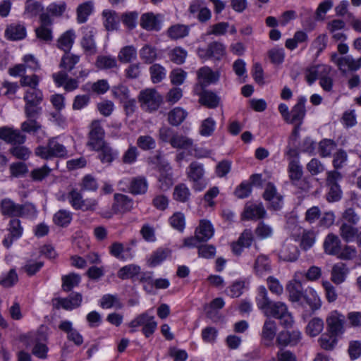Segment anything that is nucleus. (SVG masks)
<instances>
[{
  "label": "nucleus",
  "instance_id": "62",
  "mask_svg": "<svg viewBox=\"0 0 361 361\" xmlns=\"http://www.w3.org/2000/svg\"><path fill=\"white\" fill-rule=\"evenodd\" d=\"M307 171L312 176H317L325 171L324 164L318 159L312 158L306 165Z\"/></svg>",
  "mask_w": 361,
  "mask_h": 361
},
{
  "label": "nucleus",
  "instance_id": "64",
  "mask_svg": "<svg viewBox=\"0 0 361 361\" xmlns=\"http://www.w3.org/2000/svg\"><path fill=\"white\" fill-rule=\"evenodd\" d=\"M289 177L292 180H298L302 176V168L298 160H291L288 164Z\"/></svg>",
  "mask_w": 361,
  "mask_h": 361
},
{
  "label": "nucleus",
  "instance_id": "48",
  "mask_svg": "<svg viewBox=\"0 0 361 361\" xmlns=\"http://www.w3.org/2000/svg\"><path fill=\"white\" fill-rule=\"evenodd\" d=\"M336 147V144L334 140L324 139L319 143L318 152L322 157H328L331 156Z\"/></svg>",
  "mask_w": 361,
  "mask_h": 361
},
{
  "label": "nucleus",
  "instance_id": "45",
  "mask_svg": "<svg viewBox=\"0 0 361 361\" xmlns=\"http://www.w3.org/2000/svg\"><path fill=\"white\" fill-rule=\"evenodd\" d=\"M79 61L80 56L73 54L69 51L65 52L61 58L60 67L68 71H71L74 68L75 65L77 64Z\"/></svg>",
  "mask_w": 361,
  "mask_h": 361
},
{
  "label": "nucleus",
  "instance_id": "36",
  "mask_svg": "<svg viewBox=\"0 0 361 361\" xmlns=\"http://www.w3.org/2000/svg\"><path fill=\"white\" fill-rule=\"evenodd\" d=\"M347 274L348 269L345 264H336L331 270V280L336 284H341L345 281Z\"/></svg>",
  "mask_w": 361,
  "mask_h": 361
},
{
  "label": "nucleus",
  "instance_id": "59",
  "mask_svg": "<svg viewBox=\"0 0 361 361\" xmlns=\"http://www.w3.org/2000/svg\"><path fill=\"white\" fill-rule=\"evenodd\" d=\"M92 11V4L85 2L80 4L77 8V20L79 23H83Z\"/></svg>",
  "mask_w": 361,
  "mask_h": 361
},
{
  "label": "nucleus",
  "instance_id": "6",
  "mask_svg": "<svg viewBox=\"0 0 361 361\" xmlns=\"http://www.w3.org/2000/svg\"><path fill=\"white\" fill-rule=\"evenodd\" d=\"M204 169L203 164L197 161L190 163L188 168L187 176L190 181L193 183V189L201 191L206 187V182L203 180Z\"/></svg>",
  "mask_w": 361,
  "mask_h": 361
},
{
  "label": "nucleus",
  "instance_id": "63",
  "mask_svg": "<svg viewBox=\"0 0 361 361\" xmlns=\"http://www.w3.org/2000/svg\"><path fill=\"white\" fill-rule=\"evenodd\" d=\"M137 51L133 46H126L121 49L118 54V59L123 63H128L135 59Z\"/></svg>",
  "mask_w": 361,
  "mask_h": 361
},
{
  "label": "nucleus",
  "instance_id": "53",
  "mask_svg": "<svg viewBox=\"0 0 361 361\" xmlns=\"http://www.w3.org/2000/svg\"><path fill=\"white\" fill-rule=\"evenodd\" d=\"M72 220V214L69 211L61 209L53 217L54 222L61 227L68 226Z\"/></svg>",
  "mask_w": 361,
  "mask_h": 361
},
{
  "label": "nucleus",
  "instance_id": "22",
  "mask_svg": "<svg viewBox=\"0 0 361 361\" xmlns=\"http://www.w3.org/2000/svg\"><path fill=\"white\" fill-rule=\"evenodd\" d=\"M323 247L326 254L337 256L341 247V241L336 235L329 233L324 239Z\"/></svg>",
  "mask_w": 361,
  "mask_h": 361
},
{
  "label": "nucleus",
  "instance_id": "13",
  "mask_svg": "<svg viewBox=\"0 0 361 361\" xmlns=\"http://www.w3.org/2000/svg\"><path fill=\"white\" fill-rule=\"evenodd\" d=\"M331 61L334 63L343 73H345L348 71H357L359 70L356 59L351 55L339 56L337 53H333L331 55Z\"/></svg>",
  "mask_w": 361,
  "mask_h": 361
},
{
  "label": "nucleus",
  "instance_id": "11",
  "mask_svg": "<svg viewBox=\"0 0 361 361\" xmlns=\"http://www.w3.org/2000/svg\"><path fill=\"white\" fill-rule=\"evenodd\" d=\"M164 16L161 13L147 12L142 14L140 25L147 31L159 32L162 27Z\"/></svg>",
  "mask_w": 361,
  "mask_h": 361
},
{
  "label": "nucleus",
  "instance_id": "24",
  "mask_svg": "<svg viewBox=\"0 0 361 361\" xmlns=\"http://www.w3.org/2000/svg\"><path fill=\"white\" fill-rule=\"evenodd\" d=\"M114 204L112 209L115 213L126 212L133 207V200L126 195L116 193L114 195Z\"/></svg>",
  "mask_w": 361,
  "mask_h": 361
},
{
  "label": "nucleus",
  "instance_id": "18",
  "mask_svg": "<svg viewBox=\"0 0 361 361\" xmlns=\"http://www.w3.org/2000/svg\"><path fill=\"white\" fill-rule=\"evenodd\" d=\"M301 339V333L299 331L294 330L293 331H283L279 334L276 338L277 345L281 347L288 345H296Z\"/></svg>",
  "mask_w": 361,
  "mask_h": 361
},
{
  "label": "nucleus",
  "instance_id": "61",
  "mask_svg": "<svg viewBox=\"0 0 361 361\" xmlns=\"http://www.w3.org/2000/svg\"><path fill=\"white\" fill-rule=\"evenodd\" d=\"M43 11V6L41 3L34 0H27L25 6V14L28 17L37 16Z\"/></svg>",
  "mask_w": 361,
  "mask_h": 361
},
{
  "label": "nucleus",
  "instance_id": "43",
  "mask_svg": "<svg viewBox=\"0 0 361 361\" xmlns=\"http://www.w3.org/2000/svg\"><path fill=\"white\" fill-rule=\"evenodd\" d=\"M104 25L109 31L116 30L119 25V18L115 12L110 11H103Z\"/></svg>",
  "mask_w": 361,
  "mask_h": 361
},
{
  "label": "nucleus",
  "instance_id": "52",
  "mask_svg": "<svg viewBox=\"0 0 361 361\" xmlns=\"http://www.w3.org/2000/svg\"><path fill=\"white\" fill-rule=\"evenodd\" d=\"M140 56L145 63H152L157 58V51L154 47L146 44L140 49Z\"/></svg>",
  "mask_w": 361,
  "mask_h": 361
},
{
  "label": "nucleus",
  "instance_id": "14",
  "mask_svg": "<svg viewBox=\"0 0 361 361\" xmlns=\"http://www.w3.org/2000/svg\"><path fill=\"white\" fill-rule=\"evenodd\" d=\"M94 35L95 32L93 29H83L80 45L86 55H94L97 51Z\"/></svg>",
  "mask_w": 361,
  "mask_h": 361
},
{
  "label": "nucleus",
  "instance_id": "26",
  "mask_svg": "<svg viewBox=\"0 0 361 361\" xmlns=\"http://www.w3.org/2000/svg\"><path fill=\"white\" fill-rule=\"evenodd\" d=\"M331 70L330 66L324 64L312 66L306 71V80L310 85H312L317 79L320 80V78L325 74H329Z\"/></svg>",
  "mask_w": 361,
  "mask_h": 361
},
{
  "label": "nucleus",
  "instance_id": "33",
  "mask_svg": "<svg viewBox=\"0 0 361 361\" xmlns=\"http://www.w3.org/2000/svg\"><path fill=\"white\" fill-rule=\"evenodd\" d=\"M299 252L297 247L292 243H285L280 250L279 257L284 261L293 262L298 259Z\"/></svg>",
  "mask_w": 361,
  "mask_h": 361
},
{
  "label": "nucleus",
  "instance_id": "23",
  "mask_svg": "<svg viewBox=\"0 0 361 361\" xmlns=\"http://www.w3.org/2000/svg\"><path fill=\"white\" fill-rule=\"evenodd\" d=\"M220 74L218 71H213L208 66H204L197 71V78L202 85H208L215 83L219 80Z\"/></svg>",
  "mask_w": 361,
  "mask_h": 361
},
{
  "label": "nucleus",
  "instance_id": "1",
  "mask_svg": "<svg viewBox=\"0 0 361 361\" xmlns=\"http://www.w3.org/2000/svg\"><path fill=\"white\" fill-rule=\"evenodd\" d=\"M0 211L2 215L10 217H28L36 214L35 207L26 202L19 204L9 198H4L0 202Z\"/></svg>",
  "mask_w": 361,
  "mask_h": 361
},
{
  "label": "nucleus",
  "instance_id": "51",
  "mask_svg": "<svg viewBox=\"0 0 361 361\" xmlns=\"http://www.w3.org/2000/svg\"><path fill=\"white\" fill-rule=\"evenodd\" d=\"M18 276L15 269H11L0 278V285L4 288H11L17 283Z\"/></svg>",
  "mask_w": 361,
  "mask_h": 361
},
{
  "label": "nucleus",
  "instance_id": "47",
  "mask_svg": "<svg viewBox=\"0 0 361 361\" xmlns=\"http://www.w3.org/2000/svg\"><path fill=\"white\" fill-rule=\"evenodd\" d=\"M324 329V322L319 317L312 319L307 327L306 333L312 337L319 335Z\"/></svg>",
  "mask_w": 361,
  "mask_h": 361
},
{
  "label": "nucleus",
  "instance_id": "31",
  "mask_svg": "<svg viewBox=\"0 0 361 361\" xmlns=\"http://www.w3.org/2000/svg\"><path fill=\"white\" fill-rule=\"evenodd\" d=\"M266 211L262 204L246 205L243 214L245 219H257L264 216Z\"/></svg>",
  "mask_w": 361,
  "mask_h": 361
},
{
  "label": "nucleus",
  "instance_id": "54",
  "mask_svg": "<svg viewBox=\"0 0 361 361\" xmlns=\"http://www.w3.org/2000/svg\"><path fill=\"white\" fill-rule=\"evenodd\" d=\"M173 195L174 200L181 202H185L190 198V191L185 184L180 183L174 188Z\"/></svg>",
  "mask_w": 361,
  "mask_h": 361
},
{
  "label": "nucleus",
  "instance_id": "4",
  "mask_svg": "<svg viewBox=\"0 0 361 361\" xmlns=\"http://www.w3.org/2000/svg\"><path fill=\"white\" fill-rule=\"evenodd\" d=\"M162 97L154 89L147 88L142 90L138 96L140 106L146 111H154L162 102Z\"/></svg>",
  "mask_w": 361,
  "mask_h": 361
},
{
  "label": "nucleus",
  "instance_id": "2",
  "mask_svg": "<svg viewBox=\"0 0 361 361\" xmlns=\"http://www.w3.org/2000/svg\"><path fill=\"white\" fill-rule=\"evenodd\" d=\"M43 99L44 96L41 90L39 88L27 89L23 96L25 117H39L42 111L40 104Z\"/></svg>",
  "mask_w": 361,
  "mask_h": 361
},
{
  "label": "nucleus",
  "instance_id": "39",
  "mask_svg": "<svg viewBox=\"0 0 361 361\" xmlns=\"http://www.w3.org/2000/svg\"><path fill=\"white\" fill-rule=\"evenodd\" d=\"M286 288L291 301L299 302L302 298L304 293L302 292V283L300 281L290 282Z\"/></svg>",
  "mask_w": 361,
  "mask_h": 361
},
{
  "label": "nucleus",
  "instance_id": "44",
  "mask_svg": "<svg viewBox=\"0 0 361 361\" xmlns=\"http://www.w3.org/2000/svg\"><path fill=\"white\" fill-rule=\"evenodd\" d=\"M18 89L19 85L17 82L4 80L2 82L0 87V94L5 96L10 99H14L16 93Z\"/></svg>",
  "mask_w": 361,
  "mask_h": 361
},
{
  "label": "nucleus",
  "instance_id": "9",
  "mask_svg": "<svg viewBox=\"0 0 361 361\" xmlns=\"http://www.w3.org/2000/svg\"><path fill=\"white\" fill-rule=\"evenodd\" d=\"M197 54L204 60L209 59L220 60L226 54V47L221 42L215 41L209 43L207 48H197Z\"/></svg>",
  "mask_w": 361,
  "mask_h": 361
},
{
  "label": "nucleus",
  "instance_id": "3",
  "mask_svg": "<svg viewBox=\"0 0 361 361\" xmlns=\"http://www.w3.org/2000/svg\"><path fill=\"white\" fill-rule=\"evenodd\" d=\"M35 154L43 159L62 158L67 155V149L57 141L56 138L52 137L48 140L47 146H38L35 150Z\"/></svg>",
  "mask_w": 361,
  "mask_h": 361
},
{
  "label": "nucleus",
  "instance_id": "50",
  "mask_svg": "<svg viewBox=\"0 0 361 361\" xmlns=\"http://www.w3.org/2000/svg\"><path fill=\"white\" fill-rule=\"evenodd\" d=\"M192 144L193 141L192 139L183 135L175 133L171 145L174 148L188 149L192 147Z\"/></svg>",
  "mask_w": 361,
  "mask_h": 361
},
{
  "label": "nucleus",
  "instance_id": "58",
  "mask_svg": "<svg viewBox=\"0 0 361 361\" xmlns=\"http://www.w3.org/2000/svg\"><path fill=\"white\" fill-rule=\"evenodd\" d=\"M170 225L176 230L183 232L185 226V217L182 212H175L169 218Z\"/></svg>",
  "mask_w": 361,
  "mask_h": 361
},
{
  "label": "nucleus",
  "instance_id": "17",
  "mask_svg": "<svg viewBox=\"0 0 361 361\" xmlns=\"http://www.w3.org/2000/svg\"><path fill=\"white\" fill-rule=\"evenodd\" d=\"M306 98L300 97L297 103L292 108L290 114V118L288 123L301 125L306 114L305 103Z\"/></svg>",
  "mask_w": 361,
  "mask_h": 361
},
{
  "label": "nucleus",
  "instance_id": "41",
  "mask_svg": "<svg viewBox=\"0 0 361 361\" xmlns=\"http://www.w3.org/2000/svg\"><path fill=\"white\" fill-rule=\"evenodd\" d=\"M302 298L305 299L312 310H315L320 308V299L313 288H309L306 289L304 292Z\"/></svg>",
  "mask_w": 361,
  "mask_h": 361
},
{
  "label": "nucleus",
  "instance_id": "15",
  "mask_svg": "<svg viewBox=\"0 0 361 361\" xmlns=\"http://www.w3.org/2000/svg\"><path fill=\"white\" fill-rule=\"evenodd\" d=\"M82 295L79 293H73L67 298H56L55 306L56 308H63L66 310H72L80 306Z\"/></svg>",
  "mask_w": 361,
  "mask_h": 361
},
{
  "label": "nucleus",
  "instance_id": "27",
  "mask_svg": "<svg viewBox=\"0 0 361 361\" xmlns=\"http://www.w3.org/2000/svg\"><path fill=\"white\" fill-rule=\"evenodd\" d=\"M214 230L210 221L203 219L197 227L195 234L202 242L209 240L214 235Z\"/></svg>",
  "mask_w": 361,
  "mask_h": 361
},
{
  "label": "nucleus",
  "instance_id": "42",
  "mask_svg": "<svg viewBox=\"0 0 361 361\" xmlns=\"http://www.w3.org/2000/svg\"><path fill=\"white\" fill-rule=\"evenodd\" d=\"M35 339L36 341V344L35 345L32 349V354L36 357L44 359L47 357V353L48 351V348L45 344L41 343L40 341L45 339V336L39 332H38Z\"/></svg>",
  "mask_w": 361,
  "mask_h": 361
},
{
  "label": "nucleus",
  "instance_id": "37",
  "mask_svg": "<svg viewBox=\"0 0 361 361\" xmlns=\"http://www.w3.org/2000/svg\"><path fill=\"white\" fill-rule=\"evenodd\" d=\"M189 31L188 26L183 24H176L169 27L167 34L171 39H178L188 36Z\"/></svg>",
  "mask_w": 361,
  "mask_h": 361
},
{
  "label": "nucleus",
  "instance_id": "55",
  "mask_svg": "<svg viewBox=\"0 0 361 361\" xmlns=\"http://www.w3.org/2000/svg\"><path fill=\"white\" fill-rule=\"evenodd\" d=\"M140 271V267L135 264H128L121 268L118 271V276L121 279L133 278Z\"/></svg>",
  "mask_w": 361,
  "mask_h": 361
},
{
  "label": "nucleus",
  "instance_id": "28",
  "mask_svg": "<svg viewBox=\"0 0 361 361\" xmlns=\"http://www.w3.org/2000/svg\"><path fill=\"white\" fill-rule=\"evenodd\" d=\"M159 188L162 190H166L173 184V178L172 168L167 163L160 169V176L159 178Z\"/></svg>",
  "mask_w": 361,
  "mask_h": 361
},
{
  "label": "nucleus",
  "instance_id": "12",
  "mask_svg": "<svg viewBox=\"0 0 361 361\" xmlns=\"http://www.w3.org/2000/svg\"><path fill=\"white\" fill-rule=\"evenodd\" d=\"M8 234L4 238L2 244L6 248H10L13 241L20 238L23 233L21 221L18 219H13L9 221L7 228Z\"/></svg>",
  "mask_w": 361,
  "mask_h": 361
},
{
  "label": "nucleus",
  "instance_id": "34",
  "mask_svg": "<svg viewBox=\"0 0 361 361\" xmlns=\"http://www.w3.org/2000/svg\"><path fill=\"white\" fill-rule=\"evenodd\" d=\"M75 38L73 30H68L58 39V47L65 52H68L73 47Z\"/></svg>",
  "mask_w": 361,
  "mask_h": 361
},
{
  "label": "nucleus",
  "instance_id": "32",
  "mask_svg": "<svg viewBox=\"0 0 361 361\" xmlns=\"http://www.w3.org/2000/svg\"><path fill=\"white\" fill-rule=\"evenodd\" d=\"M257 305L264 314H267V310L273 304L268 297V292L264 286H259L258 288V294L256 298Z\"/></svg>",
  "mask_w": 361,
  "mask_h": 361
},
{
  "label": "nucleus",
  "instance_id": "60",
  "mask_svg": "<svg viewBox=\"0 0 361 361\" xmlns=\"http://www.w3.org/2000/svg\"><path fill=\"white\" fill-rule=\"evenodd\" d=\"M151 79L153 83L160 82L166 77L165 68L158 63L153 64L149 68Z\"/></svg>",
  "mask_w": 361,
  "mask_h": 361
},
{
  "label": "nucleus",
  "instance_id": "49",
  "mask_svg": "<svg viewBox=\"0 0 361 361\" xmlns=\"http://www.w3.org/2000/svg\"><path fill=\"white\" fill-rule=\"evenodd\" d=\"M62 288L64 291H71L80 281V276L76 274H70L62 276Z\"/></svg>",
  "mask_w": 361,
  "mask_h": 361
},
{
  "label": "nucleus",
  "instance_id": "25",
  "mask_svg": "<svg viewBox=\"0 0 361 361\" xmlns=\"http://www.w3.org/2000/svg\"><path fill=\"white\" fill-rule=\"evenodd\" d=\"M276 324L271 319H267L262 329V339L264 345H270L276 336Z\"/></svg>",
  "mask_w": 361,
  "mask_h": 361
},
{
  "label": "nucleus",
  "instance_id": "8",
  "mask_svg": "<svg viewBox=\"0 0 361 361\" xmlns=\"http://www.w3.org/2000/svg\"><path fill=\"white\" fill-rule=\"evenodd\" d=\"M67 199L75 209L94 210L97 204V201L95 199L84 200L81 193L77 189H72L68 192Z\"/></svg>",
  "mask_w": 361,
  "mask_h": 361
},
{
  "label": "nucleus",
  "instance_id": "20",
  "mask_svg": "<svg viewBox=\"0 0 361 361\" xmlns=\"http://www.w3.org/2000/svg\"><path fill=\"white\" fill-rule=\"evenodd\" d=\"M92 149L99 152L98 159L103 164H106L107 166H110L117 159L118 155V152L107 143L101 145V147L98 149Z\"/></svg>",
  "mask_w": 361,
  "mask_h": 361
},
{
  "label": "nucleus",
  "instance_id": "46",
  "mask_svg": "<svg viewBox=\"0 0 361 361\" xmlns=\"http://www.w3.org/2000/svg\"><path fill=\"white\" fill-rule=\"evenodd\" d=\"M200 102L208 108L214 109L219 105L220 98L212 92L205 91L200 96Z\"/></svg>",
  "mask_w": 361,
  "mask_h": 361
},
{
  "label": "nucleus",
  "instance_id": "29",
  "mask_svg": "<svg viewBox=\"0 0 361 361\" xmlns=\"http://www.w3.org/2000/svg\"><path fill=\"white\" fill-rule=\"evenodd\" d=\"M5 35L11 40H20L26 37V28L23 24L12 23L7 27Z\"/></svg>",
  "mask_w": 361,
  "mask_h": 361
},
{
  "label": "nucleus",
  "instance_id": "56",
  "mask_svg": "<svg viewBox=\"0 0 361 361\" xmlns=\"http://www.w3.org/2000/svg\"><path fill=\"white\" fill-rule=\"evenodd\" d=\"M187 113L181 108H175L169 113V122L173 126L180 125L186 118Z\"/></svg>",
  "mask_w": 361,
  "mask_h": 361
},
{
  "label": "nucleus",
  "instance_id": "57",
  "mask_svg": "<svg viewBox=\"0 0 361 361\" xmlns=\"http://www.w3.org/2000/svg\"><path fill=\"white\" fill-rule=\"evenodd\" d=\"M27 121L21 123V130L27 133H35L42 128L41 124L37 121L38 117H26Z\"/></svg>",
  "mask_w": 361,
  "mask_h": 361
},
{
  "label": "nucleus",
  "instance_id": "10",
  "mask_svg": "<svg viewBox=\"0 0 361 361\" xmlns=\"http://www.w3.org/2000/svg\"><path fill=\"white\" fill-rule=\"evenodd\" d=\"M104 130L99 120H94L90 126L87 145L91 149H98L101 145L106 143L104 140Z\"/></svg>",
  "mask_w": 361,
  "mask_h": 361
},
{
  "label": "nucleus",
  "instance_id": "30",
  "mask_svg": "<svg viewBox=\"0 0 361 361\" xmlns=\"http://www.w3.org/2000/svg\"><path fill=\"white\" fill-rule=\"evenodd\" d=\"M170 254L171 251L169 249L158 248L149 255L147 264L149 267H155L162 263Z\"/></svg>",
  "mask_w": 361,
  "mask_h": 361
},
{
  "label": "nucleus",
  "instance_id": "19",
  "mask_svg": "<svg viewBox=\"0 0 361 361\" xmlns=\"http://www.w3.org/2000/svg\"><path fill=\"white\" fill-rule=\"evenodd\" d=\"M263 197L265 200L269 202L271 207L274 210H278L281 207L283 197L277 192V190L273 183H267Z\"/></svg>",
  "mask_w": 361,
  "mask_h": 361
},
{
  "label": "nucleus",
  "instance_id": "40",
  "mask_svg": "<svg viewBox=\"0 0 361 361\" xmlns=\"http://www.w3.org/2000/svg\"><path fill=\"white\" fill-rule=\"evenodd\" d=\"M340 235L345 242H352L358 234L357 228L344 222L339 228Z\"/></svg>",
  "mask_w": 361,
  "mask_h": 361
},
{
  "label": "nucleus",
  "instance_id": "16",
  "mask_svg": "<svg viewBox=\"0 0 361 361\" xmlns=\"http://www.w3.org/2000/svg\"><path fill=\"white\" fill-rule=\"evenodd\" d=\"M0 139L7 143L21 145L25 142V136L22 135L18 130L4 126L0 128Z\"/></svg>",
  "mask_w": 361,
  "mask_h": 361
},
{
  "label": "nucleus",
  "instance_id": "38",
  "mask_svg": "<svg viewBox=\"0 0 361 361\" xmlns=\"http://www.w3.org/2000/svg\"><path fill=\"white\" fill-rule=\"evenodd\" d=\"M254 269L257 275L262 276L271 271L270 262L265 255H259L255 260Z\"/></svg>",
  "mask_w": 361,
  "mask_h": 361
},
{
  "label": "nucleus",
  "instance_id": "35",
  "mask_svg": "<svg viewBox=\"0 0 361 361\" xmlns=\"http://www.w3.org/2000/svg\"><path fill=\"white\" fill-rule=\"evenodd\" d=\"M148 184L145 177L133 178L130 182V191L134 195L144 194L147 192Z\"/></svg>",
  "mask_w": 361,
  "mask_h": 361
},
{
  "label": "nucleus",
  "instance_id": "21",
  "mask_svg": "<svg viewBox=\"0 0 361 361\" xmlns=\"http://www.w3.org/2000/svg\"><path fill=\"white\" fill-rule=\"evenodd\" d=\"M59 328L62 331L67 334V338L73 341L76 345H80L83 343V338L82 335L73 327L71 322L68 320L62 321Z\"/></svg>",
  "mask_w": 361,
  "mask_h": 361
},
{
  "label": "nucleus",
  "instance_id": "7",
  "mask_svg": "<svg viewBox=\"0 0 361 361\" xmlns=\"http://www.w3.org/2000/svg\"><path fill=\"white\" fill-rule=\"evenodd\" d=\"M326 322L329 333L338 337L344 334L345 317L343 314L337 310L332 311L327 316Z\"/></svg>",
  "mask_w": 361,
  "mask_h": 361
},
{
  "label": "nucleus",
  "instance_id": "5",
  "mask_svg": "<svg viewBox=\"0 0 361 361\" xmlns=\"http://www.w3.org/2000/svg\"><path fill=\"white\" fill-rule=\"evenodd\" d=\"M267 317H274L280 320V324L285 328H290L293 326L294 320L291 314L288 311L287 306L282 302H276L267 310Z\"/></svg>",
  "mask_w": 361,
  "mask_h": 361
}]
</instances>
